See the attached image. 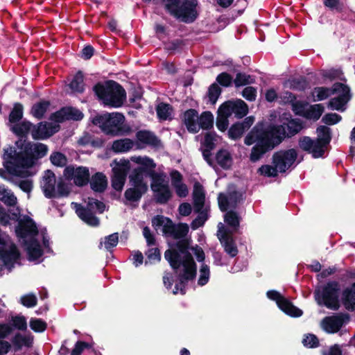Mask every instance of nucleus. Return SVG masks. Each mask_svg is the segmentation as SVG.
<instances>
[{
    "label": "nucleus",
    "mask_w": 355,
    "mask_h": 355,
    "mask_svg": "<svg viewBox=\"0 0 355 355\" xmlns=\"http://www.w3.org/2000/svg\"><path fill=\"white\" fill-rule=\"evenodd\" d=\"M279 124H270L267 128L254 125L244 138L247 146L254 144L249 155L252 163L259 161L265 154L272 150L286 138H291L303 128V122L293 118L291 113L284 112L278 119Z\"/></svg>",
    "instance_id": "f257e3e1"
},
{
    "label": "nucleus",
    "mask_w": 355,
    "mask_h": 355,
    "mask_svg": "<svg viewBox=\"0 0 355 355\" xmlns=\"http://www.w3.org/2000/svg\"><path fill=\"white\" fill-rule=\"evenodd\" d=\"M190 239H179L173 248L164 252V257L169 263L178 279L173 290L174 295H185L187 284L196 279L197 266L189 252Z\"/></svg>",
    "instance_id": "f03ea898"
},
{
    "label": "nucleus",
    "mask_w": 355,
    "mask_h": 355,
    "mask_svg": "<svg viewBox=\"0 0 355 355\" xmlns=\"http://www.w3.org/2000/svg\"><path fill=\"white\" fill-rule=\"evenodd\" d=\"M48 146L42 143L27 142L23 150L17 152L12 147L4 150L3 166L10 174H17V168H31L35 162L45 157Z\"/></svg>",
    "instance_id": "7ed1b4c3"
},
{
    "label": "nucleus",
    "mask_w": 355,
    "mask_h": 355,
    "mask_svg": "<svg viewBox=\"0 0 355 355\" xmlns=\"http://www.w3.org/2000/svg\"><path fill=\"white\" fill-rule=\"evenodd\" d=\"M93 91L105 105L112 107H121L126 98L124 88L112 80L97 83L93 87Z\"/></svg>",
    "instance_id": "20e7f679"
},
{
    "label": "nucleus",
    "mask_w": 355,
    "mask_h": 355,
    "mask_svg": "<svg viewBox=\"0 0 355 355\" xmlns=\"http://www.w3.org/2000/svg\"><path fill=\"white\" fill-rule=\"evenodd\" d=\"M125 116L119 112L105 113L97 114L92 119V123L98 126L107 135L124 136L128 135L132 129L125 123Z\"/></svg>",
    "instance_id": "39448f33"
},
{
    "label": "nucleus",
    "mask_w": 355,
    "mask_h": 355,
    "mask_svg": "<svg viewBox=\"0 0 355 355\" xmlns=\"http://www.w3.org/2000/svg\"><path fill=\"white\" fill-rule=\"evenodd\" d=\"M297 157V151L294 148L286 150H279L272 155V164L274 166L264 164L258 169L261 175L268 178H275L278 175V170L280 173H284L295 162Z\"/></svg>",
    "instance_id": "423d86ee"
},
{
    "label": "nucleus",
    "mask_w": 355,
    "mask_h": 355,
    "mask_svg": "<svg viewBox=\"0 0 355 355\" xmlns=\"http://www.w3.org/2000/svg\"><path fill=\"white\" fill-rule=\"evenodd\" d=\"M198 0H184L175 10L173 11V17L179 21L191 24L198 17L197 10Z\"/></svg>",
    "instance_id": "0eeeda50"
},
{
    "label": "nucleus",
    "mask_w": 355,
    "mask_h": 355,
    "mask_svg": "<svg viewBox=\"0 0 355 355\" xmlns=\"http://www.w3.org/2000/svg\"><path fill=\"white\" fill-rule=\"evenodd\" d=\"M67 180H73L74 184L80 187L87 185L90 179L89 168L86 166H78L69 165L65 167L63 173Z\"/></svg>",
    "instance_id": "6e6552de"
},
{
    "label": "nucleus",
    "mask_w": 355,
    "mask_h": 355,
    "mask_svg": "<svg viewBox=\"0 0 355 355\" xmlns=\"http://www.w3.org/2000/svg\"><path fill=\"white\" fill-rule=\"evenodd\" d=\"M92 200L93 201V198L88 197L86 206L77 202H72V205H74L76 213L83 221L90 226L97 227L100 224V220L94 215V203Z\"/></svg>",
    "instance_id": "1a4fd4ad"
},
{
    "label": "nucleus",
    "mask_w": 355,
    "mask_h": 355,
    "mask_svg": "<svg viewBox=\"0 0 355 355\" xmlns=\"http://www.w3.org/2000/svg\"><path fill=\"white\" fill-rule=\"evenodd\" d=\"M339 285L336 282H329L323 288L322 298L327 308L334 310L339 309Z\"/></svg>",
    "instance_id": "9d476101"
},
{
    "label": "nucleus",
    "mask_w": 355,
    "mask_h": 355,
    "mask_svg": "<svg viewBox=\"0 0 355 355\" xmlns=\"http://www.w3.org/2000/svg\"><path fill=\"white\" fill-rule=\"evenodd\" d=\"M128 178L131 187L125 190L124 197L130 202H138L148 191V184L144 181L130 175Z\"/></svg>",
    "instance_id": "9b49d317"
},
{
    "label": "nucleus",
    "mask_w": 355,
    "mask_h": 355,
    "mask_svg": "<svg viewBox=\"0 0 355 355\" xmlns=\"http://www.w3.org/2000/svg\"><path fill=\"white\" fill-rule=\"evenodd\" d=\"M219 108L220 111L225 115L230 116L232 114H234L237 119H242L248 113V106L241 99L227 101L222 103Z\"/></svg>",
    "instance_id": "f8f14e48"
},
{
    "label": "nucleus",
    "mask_w": 355,
    "mask_h": 355,
    "mask_svg": "<svg viewBox=\"0 0 355 355\" xmlns=\"http://www.w3.org/2000/svg\"><path fill=\"white\" fill-rule=\"evenodd\" d=\"M15 232L18 237L24 240L28 237L36 238L39 234L35 222L28 216H24L23 218L18 220Z\"/></svg>",
    "instance_id": "ddd939ff"
},
{
    "label": "nucleus",
    "mask_w": 355,
    "mask_h": 355,
    "mask_svg": "<svg viewBox=\"0 0 355 355\" xmlns=\"http://www.w3.org/2000/svg\"><path fill=\"white\" fill-rule=\"evenodd\" d=\"M217 236L225 252L231 257H235L238 254L239 250L233 237V231L222 227L219 228Z\"/></svg>",
    "instance_id": "4468645a"
},
{
    "label": "nucleus",
    "mask_w": 355,
    "mask_h": 355,
    "mask_svg": "<svg viewBox=\"0 0 355 355\" xmlns=\"http://www.w3.org/2000/svg\"><path fill=\"white\" fill-rule=\"evenodd\" d=\"M19 256V252L15 245L10 247L8 250L4 247H0V272L4 268L10 272Z\"/></svg>",
    "instance_id": "2eb2a0df"
},
{
    "label": "nucleus",
    "mask_w": 355,
    "mask_h": 355,
    "mask_svg": "<svg viewBox=\"0 0 355 355\" xmlns=\"http://www.w3.org/2000/svg\"><path fill=\"white\" fill-rule=\"evenodd\" d=\"M60 126L46 122H40L33 125L31 135L33 139L40 140L47 139L58 132Z\"/></svg>",
    "instance_id": "dca6fc26"
},
{
    "label": "nucleus",
    "mask_w": 355,
    "mask_h": 355,
    "mask_svg": "<svg viewBox=\"0 0 355 355\" xmlns=\"http://www.w3.org/2000/svg\"><path fill=\"white\" fill-rule=\"evenodd\" d=\"M83 116V112L79 110L72 107H64L53 113L51 119L57 123H62L67 120L79 121Z\"/></svg>",
    "instance_id": "f3484780"
},
{
    "label": "nucleus",
    "mask_w": 355,
    "mask_h": 355,
    "mask_svg": "<svg viewBox=\"0 0 355 355\" xmlns=\"http://www.w3.org/2000/svg\"><path fill=\"white\" fill-rule=\"evenodd\" d=\"M267 297L276 303L281 311H302L295 306L291 300L276 290H269L266 292Z\"/></svg>",
    "instance_id": "a211bd4d"
},
{
    "label": "nucleus",
    "mask_w": 355,
    "mask_h": 355,
    "mask_svg": "<svg viewBox=\"0 0 355 355\" xmlns=\"http://www.w3.org/2000/svg\"><path fill=\"white\" fill-rule=\"evenodd\" d=\"M138 144L148 146L155 149L163 148L161 139L152 131L140 130L136 133Z\"/></svg>",
    "instance_id": "6ab92c4d"
},
{
    "label": "nucleus",
    "mask_w": 355,
    "mask_h": 355,
    "mask_svg": "<svg viewBox=\"0 0 355 355\" xmlns=\"http://www.w3.org/2000/svg\"><path fill=\"white\" fill-rule=\"evenodd\" d=\"M24 245L28 255V259L31 261H36L44 254V251L37 238H30L24 240Z\"/></svg>",
    "instance_id": "aec40b11"
},
{
    "label": "nucleus",
    "mask_w": 355,
    "mask_h": 355,
    "mask_svg": "<svg viewBox=\"0 0 355 355\" xmlns=\"http://www.w3.org/2000/svg\"><path fill=\"white\" fill-rule=\"evenodd\" d=\"M155 167L154 160L148 157L141 165L135 168L129 175L144 181V178L149 176L155 171Z\"/></svg>",
    "instance_id": "412c9836"
},
{
    "label": "nucleus",
    "mask_w": 355,
    "mask_h": 355,
    "mask_svg": "<svg viewBox=\"0 0 355 355\" xmlns=\"http://www.w3.org/2000/svg\"><path fill=\"white\" fill-rule=\"evenodd\" d=\"M43 180L42 190L44 196L49 199L56 198L55 188L56 179L55 173L51 170H46L43 176Z\"/></svg>",
    "instance_id": "4be33fe9"
},
{
    "label": "nucleus",
    "mask_w": 355,
    "mask_h": 355,
    "mask_svg": "<svg viewBox=\"0 0 355 355\" xmlns=\"http://www.w3.org/2000/svg\"><path fill=\"white\" fill-rule=\"evenodd\" d=\"M182 119L189 132L197 133L199 131L198 113L195 109L191 108L186 110L183 113Z\"/></svg>",
    "instance_id": "5701e85b"
},
{
    "label": "nucleus",
    "mask_w": 355,
    "mask_h": 355,
    "mask_svg": "<svg viewBox=\"0 0 355 355\" xmlns=\"http://www.w3.org/2000/svg\"><path fill=\"white\" fill-rule=\"evenodd\" d=\"M340 302L347 311H355V282L343 289Z\"/></svg>",
    "instance_id": "b1692460"
},
{
    "label": "nucleus",
    "mask_w": 355,
    "mask_h": 355,
    "mask_svg": "<svg viewBox=\"0 0 355 355\" xmlns=\"http://www.w3.org/2000/svg\"><path fill=\"white\" fill-rule=\"evenodd\" d=\"M343 317L331 316L325 318L322 322V328L329 333L337 332L345 322Z\"/></svg>",
    "instance_id": "393cba45"
},
{
    "label": "nucleus",
    "mask_w": 355,
    "mask_h": 355,
    "mask_svg": "<svg viewBox=\"0 0 355 355\" xmlns=\"http://www.w3.org/2000/svg\"><path fill=\"white\" fill-rule=\"evenodd\" d=\"M90 187L95 191L103 193L107 187V179L101 172H97L89 179Z\"/></svg>",
    "instance_id": "a878e982"
},
{
    "label": "nucleus",
    "mask_w": 355,
    "mask_h": 355,
    "mask_svg": "<svg viewBox=\"0 0 355 355\" xmlns=\"http://www.w3.org/2000/svg\"><path fill=\"white\" fill-rule=\"evenodd\" d=\"M331 146L316 139H312V157L315 159L324 158Z\"/></svg>",
    "instance_id": "bb28decb"
},
{
    "label": "nucleus",
    "mask_w": 355,
    "mask_h": 355,
    "mask_svg": "<svg viewBox=\"0 0 355 355\" xmlns=\"http://www.w3.org/2000/svg\"><path fill=\"white\" fill-rule=\"evenodd\" d=\"M217 164L223 169H230L232 164V157L230 153L225 148H221L215 156Z\"/></svg>",
    "instance_id": "cd10ccee"
},
{
    "label": "nucleus",
    "mask_w": 355,
    "mask_h": 355,
    "mask_svg": "<svg viewBox=\"0 0 355 355\" xmlns=\"http://www.w3.org/2000/svg\"><path fill=\"white\" fill-rule=\"evenodd\" d=\"M33 124L28 121H23L17 122L12 125L10 128L11 131L17 137L25 138L28 133L32 130Z\"/></svg>",
    "instance_id": "c85d7f7f"
},
{
    "label": "nucleus",
    "mask_w": 355,
    "mask_h": 355,
    "mask_svg": "<svg viewBox=\"0 0 355 355\" xmlns=\"http://www.w3.org/2000/svg\"><path fill=\"white\" fill-rule=\"evenodd\" d=\"M51 103L47 100H41L33 104L31 109V114L38 120L44 117L45 113L49 110Z\"/></svg>",
    "instance_id": "c756f323"
},
{
    "label": "nucleus",
    "mask_w": 355,
    "mask_h": 355,
    "mask_svg": "<svg viewBox=\"0 0 355 355\" xmlns=\"http://www.w3.org/2000/svg\"><path fill=\"white\" fill-rule=\"evenodd\" d=\"M159 191H153L156 203L159 205L166 204L172 197V192L169 188L168 184L161 186L158 189Z\"/></svg>",
    "instance_id": "7c9ffc66"
},
{
    "label": "nucleus",
    "mask_w": 355,
    "mask_h": 355,
    "mask_svg": "<svg viewBox=\"0 0 355 355\" xmlns=\"http://www.w3.org/2000/svg\"><path fill=\"white\" fill-rule=\"evenodd\" d=\"M72 92L82 94L85 91L84 75L81 71H78L73 77L69 84Z\"/></svg>",
    "instance_id": "2f4dec72"
},
{
    "label": "nucleus",
    "mask_w": 355,
    "mask_h": 355,
    "mask_svg": "<svg viewBox=\"0 0 355 355\" xmlns=\"http://www.w3.org/2000/svg\"><path fill=\"white\" fill-rule=\"evenodd\" d=\"M113 163L115 164L112 168L113 175L127 178V175L130 169L129 160L123 159L117 162L116 159H114Z\"/></svg>",
    "instance_id": "473e14b6"
},
{
    "label": "nucleus",
    "mask_w": 355,
    "mask_h": 355,
    "mask_svg": "<svg viewBox=\"0 0 355 355\" xmlns=\"http://www.w3.org/2000/svg\"><path fill=\"white\" fill-rule=\"evenodd\" d=\"M134 142L128 138L117 139L113 141L112 149L114 152L125 153L132 148Z\"/></svg>",
    "instance_id": "72a5a7b5"
},
{
    "label": "nucleus",
    "mask_w": 355,
    "mask_h": 355,
    "mask_svg": "<svg viewBox=\"0 0 355 355\" xmlns=\"http://www.w3.org/2000/svg\"><path fill=\"white\" fill-rule=\"evenodd\" d=\"M333 94V87H316L312 92V102L324 101Z\"/></svg>",
    "instance_id": "f704fd0d"
},
{
    "label": "nucleus",
    "mask_w": 355,
    "mask_h": 355,
    "mask_svg": "<svg viewBox=\"0 0 355 355\" xmlns=\"http://www.w3.org/2000/svg\"><path fill=\"white\" fill-rule=\"evenodd\" d=\"M307 86V82L304 77H292L285 83V87L291 89L303 91Z\"/></svg>",
    "instance_id": "c9c22d12"
},
{
    "label": "nucleus",
    "mask_w": 355,
    "mask_h": 355,
    "mask_svg": "<svg viewBox=\"0 0 355 355\" xmlns=\"http://www.w3.org/2000/svg\"><path fill=\"white\" fill-rule=\"evenodd\" d=\"M198 125L199 130H210L214 125V115L209 111H205L202 112L200 116H198Z\"/></svg>",
    "instance_id": "e433bc0d"
},
{
    "label": "nucleus",
    "mask_w": 355,
    "mask_h": 355,
    "mask_svg": "<svg viewBox=\"0 0 355 355\" xmlns=\"http://www.w3.org/2000/svg\"><path fill=\"white\" fill-rule=\"evenodd\" d=\"M316 139L330 145L332 139V131L325 125H319L315 130Z\"/></svg>",
    "instance_id": "4c0bfd02"
},
{
    "label": "nucleus",
    "mask_w": 355,
    "mask_h": 355,
    "mask_svg": "<svg viewBox=\"0 0 355 355\" xmlns=\"http://www.w3.org/2000/svg\"><path fill=\"white\" fill-rule=\"evenodd\" d=\"M119 243L118 233H113L104 237V241L101 240L98 244V248L102 249L103 245L106 250L112 252V249L117 245Z\"/></svg>",
    "instance_id": "58836bf2"
},
{
    "label": "nucleus",
    "mask_w": 355,
    "mask_h": 355,
    "mask_svg": "<svg viewBox=\"0 0 355 355\" xmlns=\"http://www.w3.org/2000/svg\"><path fill=\"white\" fill-rule=\"evenodd\" d=\"M224 221L233 229L234 232H236L240 225V217L235 211L230 210L226 211L224 216Z\"/></svg>",
    "instance_id": "ea45409f"
},
{
    "label": "nucleus",
    "mask_w": 355,
    "mask_h": 355,
    "mask_svg": "<svg viewBox=\"0 0 355 355\" xmlns=\"http://www.w3.org/2000/svg\"><path fill=\"white\" fill-rule=\"evenodd\" d=\"M173 111L172 105L168 103H160L156 107L157 117L160 120H167L170 119Z\"/></svg>",
    "instance_id": "a19ab883"
},
{
    "label": "nucleus",
    "mask_w": 355,
    "mask_h": 355,
    "mask_svg": "<svg viewBox=\"0 0 355 355\" xmlns=\"http://www.w3.org/2000/svg\"><path fill=\"white\" fill-rule=\"evenodd\" d=\"M148 177L152 179L150 187L153 191H159L158 189L161 186L168 184L167 182H165V175L164 173H158L154 171Z\"/></svg>",
    "instance_id": "79ce46f5"
},
{
    "label": "nucleus",
    "mask_w": 355,
    "mask_h": 355,
    "mask_svg": "<svg viewBox=\"0 0 355 355\" xmlns=\"http://www.w3.org/2000/svg\"><path fill=\"white\" fill-rule=\"evenodd\" d=\"M23 105L20 103H15L9 114V122L13 124L19 122L20 120L23 118Z\"/></svg>",
    "instance_id": "37998d69"
},
{
    "label": "nucleus",
    "mask_w": 355,
    "mask_h": 355,
    "mask_svg": "<svg viewBox=\"0 0 355 355\" xmlns=\"http://www.w3.org/2000/svg\"><path fill=\"white\" fill-rule=\"evenodd\" d=\"M333 92L334 94H339L338 96H343L347 101H350L352 94L350 92V87L342 83H336L333 85Z\"/></svg>",
    "instance_id": "c03bdc74"
},
{
    "label": "nucleus",
    "mask_w": 355,
    "mask_h": 355,
    "mask_svg": "<svg viewBox=\"0 0 355 355\" xmlns=\"http://www.w3.org/2000/svg\"><path fill=\"white\" fill-rule=\"evenodd\" d=\"M233 80L236 88L252 84L255 81L252 76L242 72L237 73L236 78Z\"/></svg>",
    "instance_id": "a18cd8bd"
},
{
    "label": "nucleus",
    "mask_w": 355,
    "mask_h": 355,
    "mask_svg": "<svg viewBox=\"0 0 355 355\" xmlns=\"http://www.w3.org/2000/svg\"><path fill=\"white\" fill-rule=\"evenodd\" d=\"M306 105L301 101H295L292 105V110L297 115L311 119V108L306 109Z\"/></svg>",
    "instance_id": "49530a36"
},
{
    "label": "nucleus",
    "mask_w": 355,
    "mask_h": 355,
    "mask_svg": "<svg viewBox=\"0 0 355 355\" xmlns=\"http://www.w3.org/2000/svg\"><path fill=\"white\" fill-rule=\"evenodd\" d=\"M8 323L12 327V330L25 331L27 329L26 319L22 315L12 317Z\"/></svg>",
    "instance_id": "de8ad7c7"
},
{
    "label": "nucleus",
    "mask_w": 355,
    "mask_h": 355,
    "mask_svg": "<svg viewBox=\"0 0 355 355\" xmlns=\"http://www.w3.org/2000/svg\"><path fill=\"white\" fill-rule=\"evenodd\" d=\"M33 337L31 335H21L17 334L12 339V343L18 348L22 346L30 347L32 345Z\"/></svg>",
    "instance_id": "09e8293b"
},
{
    "label": "nucleus",
    "mask_w": 355,
    "mask_h": 355,
    "mask_svg": "<svg viewBox=\"0 0 355 355\" xmlns=\"http://www.w3.org/2000/svg\"><path fill=\"white\" fill-rule=\"evenodd\" d=\"M193 207L194 211L199 213H207V210L204 209L205 195L200 194L198 195L196 191L193 193Z\"/></svg>",
    "instance_id": "8fccbe9b"
},
{
    "label": "nucleus",
    "mask_w": 355,
    "mask_h": 355,
    "mask_svg": "<svg viewBox=\"0 0 355 355\" xmlns=\"http://www.w3.org/2000/svg\"><path fill=\"white\" fill-rule=\"evenodd\" d=\"M145 254L147 257V259L145 261V265H147L148 263H155L157 262H159L161 260L160 250L157 248H149Z\"/></svg>",
    "instance_id": "3c124183"
},
{
    "label": "nucleus",
    "mask_w": 355,
    "mask_h": 355,
    "mask_svg": "<svg viewBox=\"0 0 355 355\" xmlns=\"http://www.w3.org/2000/svg\"><path fill=\"white\" fill-rule=\"evenodd\" d=\"M222 93V89L216 83H212L208 89L207 96L211 104H215Z\"/></svg>",
    "instance_id": "603ef678"
},
{
    "label": "nucleus",
    "mask_w": 355,
    "mask_h": 355,
    "mask_svg": "<svg viewBox=\"0 0 355 355\" xmlns=\"http://www.w3.org/2000/svg\"><path fill=\"white\" fill-rule=\"evenodd\" d=\"M244 128L240 122H237L231 125L228 130V136L231 139L237 140L241 137L244 133Z\"/></svg>",
    "instance_id": "864d4df0"
},
{
    "label": "nucleus",
    "mask_w": 355,
    "mask_h": 355,
    "mask_svg": "<svg viewBox=\"0 0 355 355\" xmlns=\"http://www.w3.org/2000/svg\"><path fill=\"white\" fill-rule=\"evenodd\" d=\"M324 5L330 10L341 13L345 9V5L340 0H322Z\"/></svg>",
    "instance_id": "5fc2aeb1"
},
{
    "label": "nucleus",
    "mask_w": 355,
    "mask_h": 355,
    "mask_svg": "<svg viewBox=\"0 0 355 355\" xmlns=\"http://www.w3.org/2000/svg\"><path fill=\"white\" fill-rule=\"evenodd\" d=\"M189 230V227L187 223H180L175 226L173 238L175 239H186Z\"/></svg>",
    "instance_id": "6e6d98bb"
},
{
    "label": "nucleus",
    "mask_w": 355,
    "mask_h": 355,
    "mask_svg": "<svg viewBox=\"0 0 355 355\" xmlns=\"http://www.w3.org/2000/svg\"><path fill=\"white\" fill-rule=\"evenodd\" d=\"M228 117L227 115L221 112L218 107L216 125L220 131L224 132L227 129L229 125Z\"/></svg>",
    "instance_id": "4d7b16f0"
},
{
    "label": "nucleus",
    "mask_w": 355,
    "mask_h": 355,
    "mask_svg": "<svg viewBox=\"0 0 355 355\" xmlns=\"http://www.w3.org/2000/svg\"><path fill=\"white\" fill-rule=\"evenodd\" d=\"M233 80L232 76L227 72L219 73L216 78L217 84L224 87H230L234 83Z\"/></svg>",
    "instance_id": "13d9d810"
},
{
    "label": "nucleus",
    "mask_w": 355,
    "mask_h": 355,
    "mask_svg": "<svg viewBox=\"0 0 355 355\" xmlns=\"http://www.w3.org/2000/svg\"><path fill=\"white\" fill-rule=\"evenodd\" d=\"M1 195V197H0V200L6 205L9 207H14L17 204V199L13 193L7 190H3Z\"/></svg>",
    "instance_id": "bf43d9fd"
},
{
    "label": "nucleus",
    "mask_w": 355,
    "mask_h": 355,
    "mask_svg": "<svg viewBox=\"0 0 355 355\" xmlns=\"http://www.w3.org/2000/svg\"><path fill=\"white\" fill-rule=\"evenodd\" d=\"M210 276L209 267L207 264H202L200 268V277L198 280V284L203 286L209 282Z\"/></svg>",
    "instance_id": "052dcab7"
},
{
    "label": "nucleus",
    "mask_w": 355,
    "mask_h": 355,
    "mask_svg": "<svg viewBox=\"0 0 355 355\" xmlns=\"http://www.w3.org/2000/svg\"><path fill=\"white\" fill-rule=\"evenodd\" d=\"M349 102L347 99L343 98V96H338L337 97L331 98L329 102V106L332 109L343 111L345 110V105Z\"/></svg>",
    "instance_id": "680f3d73"
},
{
    "label": "nucleus",
    "mask_w": 355,
    "mask_h": 355,
    "mask_svg": "<svg viewBox=\"0 0 355 355\" xmlns=\"http://www.w3.org/2000/svg\"><path fill=\"white\" fill-rule=\"evenodd\" d=\"M342 116L337 113H327L322 117L321 122L327 125H333L339 123Z\"/></svg>",
    "instance_id": "e2e57ef3"
},
{
    "label": "nucleus",
    "mask_w": 355,
    "mask_h": 355,
    "mask_svg": "<svg viewBox=\"0 0 355 355\" xmlns=\"http://www.w3.org/2000/svg\"><path fill=\"white\" fill-rule=\"evenodd\" d=\"M51 163L57 166L62 167L66 165L67 159L66 156L60 152H54L50 156Z\"/></svg>",
    "instance_id": "0e129e2a"
},
{
    "label": "nucleus",
    "mask_w": 355,
    "mask_h": 355,
    "mask_svg": "<svg viewBox=\"0 0 355 355\" xmlns=\"http://www.w3.org/2000/svg\"><path fill=\"white\" fill-rule=\"evenodd\" d=\"M217 199L220 210L222 212L227 211L228 208L231 207L229 197L223 193H219Z\"/></svg>",
    "instance_id": "69168bd1"
},
{
    "label": "nucleus",
    "mask_w": 355,
    "mask_h": 355,
    "mask_svg": "<svg viewBox=\"0 0 355 355\" xmlns=\"http://www.w3.org/2000/svg\"><path fill=\"white\" fill-rule=\"evenodd\" d=\"M21 303L27 308H31L37 304V299L35 295L28 293L21 297Z\"/></svg>",
    "instance_id": "338daca9"
},
{
    "label": "nucleus",
    "mask_w": 355,
    "mask_h": 355,
    "mask_svg": "<svg viewBox=\"0 0 355 355\" xmlns=\"http://www.w3.org/2000/svg\"><path fill=\"white\" fill-rule=\"evenodd\" d=\"M216 133L214 132H207L205 135L204 142L202 145L205 149L214 150L216 148Z\"/></svg>",
    "instance_id": "774afa93"
}]
</instances>
